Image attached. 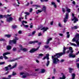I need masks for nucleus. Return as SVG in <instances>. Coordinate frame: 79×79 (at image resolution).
I'll return each instance as SVG.
<instances>
[{
  "instance_id": "obj_6",
  "label": "nucleus",
  "mask_w": 79,
  "mask_h": 79,
  "mask_svg": "<svg viewBox=\"0 0 79 79\" xmlns=\"http://www.w3.org/2000/svg\"><path fill=\"white\" fill-rule=\"evenodd\" d=\"M40 46H39L37 48H32V49L30 51V53H33L35 52H36V51H37L38 50H39V48Z\"/></svg>"
},
{
  "instance_id": "obj_45",
  "label": "nucleus",
  "mask_w": 79,
  "mask_h": 79,
  "mask_svg": "<svg viewBox=\"0 0 79 79\" xmlns=\"http://www.w3.org/2000/svg\"><path fill=\"white\" fill-rule=\"evenodd\" d=\"M58 26H59V27H62V26H61V24L60 23H58Z\"/></svg>"
},
{
  "instance_id": "obj_4",
  "label": "nucleus",
  "mask_w": 79,
  "mask_h": 79,
  "mask_svg": "<svg viewBox=\"0 0 79 79\" xmlns=\"http://www.w3.org/2000/svg\"><path fill=\"white\" fill-rule=\"evenodd\" d=\"M52 58L53 64H56L58 63V62L60 61V60L58 59V58L57 57H55L54 56H52Z\"/></svg>"
},
{
  "instance_id": "obj_59",
  "label": "nucleus",
  "mask_w": 79,
  "mask_h": 79,
  "mask_svg": "<svg viewBox=\"0 0 79 79\" xmlns=\"http://www.w3.org/2000/svg\"><path fill=\"white\" fill-rule=\"evenodd\" d=\"M59 35L60 36H63V35L61 33H60Z\"/></svg>"
},
{
  "instance_id": "obj_37",
  "label": "nucleus",
  "mask_w": 79,
  "mask_h": 79,
  "mask_svg": "<svg viewBox=\"0 0 79 79\" xmlns=\"http://www.w3.org/2000/svg\"><path fill=\"white\" fill-rule=\"evenodd\" d=\"M62 10L63 11V12L64 13H65V9H64V8H62Z\"/></svg>"
},
{
  "instance_id": "obj_13",
  "label": "nucleus",
  "mask_w": 79,
  "mask_h": 79,
  "mask_svg": "<svg viewBox=\"0 0 79 79\" xmlns=\"http://www.w3.org/2000/svg\"><path fill=\"white\" fill-rule=\"evenodd\" d=\"M41 10L42 11H44V12H45V11H46V7H45V6H43V8L41 9Z\"/></svg>"
},
{
  "instance_id": "obj_16",
  "label": "nucleus",
  "mask_w": 79,
  "mask_h": 79,
  "mask_svg": "<svg viewBox=\"0 0 79 79\" xmlns=\"http://www.w3.org/2000/svg\"><path fill=\"white\" fill-rule=\"evenodd\" d=\"M45 72V69H41V71L40 73H44Z\"/></svg>"
},
{
  "instance_id": "obj_52",
  "label": "nucleus",
  "mask_w": 79,
  "mask_h": 79,
  "mask_svg": "<svg viewBox=\"0 0 79 79\" xmlns=\"http://www.w3.org/2000/svg\"><path fill=\"white\" fill-rule=\"evenodd\" d=\"M16 73H15V72H13L12 73L13 76H15L16 75Z\"/></svg>"
},
{
  "instance_id": "obj_38",
  "label": "nucleus",
  "mask_w": 79,
  "mask_h": 79,
  "mask_svg": "<svg viewBox=\"0 0 79 79\" xmlns=\"http://www.w3.org/2000/svg\"><path fill=\"white\" fill-rule=\"evenodd\" d=\"M32 8H30V9L29 10V12H30V13H31V12H32Z\"/></svg>"
},
{
  "instance_id": "obj_55",
  "label": "nucleus",
  "mask_w": 79,
  "mask_h": 79,
  "mask_svg": "<svg viewBox=\"0 0 79 79\" xmlns=\"http://www.w3.org/2000/svg\"><path fill=\"white\" fill-rule=\"evenodd\" d=\"M42 35V33H39L38 36H41V35Z\"/></svg>"
},
{
  "instance_id": "obj_28",
  "label": "nucleus",
  "mask_w": 79,
  "mask_h": 79,
  "mask_svg": "<svg viewBox=\"0 0 79 79\" xmlns=\"http://www.w3.org/2000/svg\"><path fill=\"white\" fill-rule=\"evenodd\" d=\"M19 47L20 50H23V46L21 45H19Z\"/></svg>"
},
{
  "instance_id": "obj_32",
  "label": "nucleus",
  "mask_w": 79,
  "mask_h": 79,
  "mask_svg": "<svg viewBox=\"0 0 79 79\" xmlns=\"http://www.w3.org/2000/svg\"><path fill=\"white\" fill-rule=\"evenodd\" d=\"M17 60V59H13V60H10V62H13V61H15V60Z\"/></svg>"
},
{
  "instance_id": "obj_23",
  "label": "nucleus",
  "mask_w": 79,
  "mask_h": 79,
  "mask_svg": "<svg viewBox=\"0 0 79 79\" xmlns=\"http://www.w3.org/2000/svg\"><path fill=\"white\" fill-rule=\"evenodd\" d=\"M66 34H67V38H69V36H70V35L69 34V32L67 31L66 32Z\"/></svg>"
},
{
  "instance_id": "obj_2",
  "label": "nucleus",
  "mask_w": 79,
  "mask_h": 79,
  "mask_svg": "<svg viewBox=\"0 0 79 79\" xmlns=\"http://www.w3.org/2000/svg\"><path fill=\"white\" fill-rule=\"evenodd\" d=\"M65 9L67 12L65 13V17L64 19V23H66L68 21V19L69 18V13L71 12V9L68 8L67 6H65Z\"/></svg>"
},
{
  "instance_id": "obj_30",
  "label": "nucleus",
  "mask_w": 79,
  "mask_h": 79,
  "mask_svg": "<svg viewBox=\"0 0 79 79\" xmlns=\"http://www.w3.org/2000/svg\"><path fill=\"white\" fill-rule=\"evenodd\" d=\"M33 6H36V7H38V8H40V6L39 5H33Z\"/></svg>"
},
{
  "instance_id": "obj_47",
  "label": "nucleus",
  "mask_w": 79,
  "mask_h": 79,
  "mask_svg": "<svg viewBox=\"0 0 79 79\" xmlns=\"http://www.w3.org/2000/svg\"><path fill=\"white\" fill-rule=\"evenodd\" d=\"M35 32H35V31H33L32 33V35H34L35 34Z\"/></svg>"
},
{
  "instance_id": "obj_12",
  "label": "nucleus",
  "mask_w": 79,
  "mask_h": 79,
  "mask_svg": "<svg viewBox=\"0 0 79 79\" xmlns=\"http://www.w3.org/2000/svg\"><path fill=\"white\" fill-rule=\"evenodd\" d=\"M51 4L53 5L54 8H56L57 6H56V3H55V2H52Z\"/></svg>"
},
{
  "instance_id": "obj_3",
  "label": "nucleus",
  "mask_w": 79,
  "mask_h": 79,
  "mask_svg": "<svg viewBox=\"0 0 79 79\" xmlns=\"http://www.w3.org/2000/svg\"><path fill=\"white\" fill-rule=\"evenodd\" d=\"M68 49V48L65 47V46H64L63 48V51L62 52L60 53H57L56 55H54V57H57V58H60L61 56H62L63 55H65V53L66 52V50Z\"/></svg>"
},
{
  "instance_id": "obj_42",
  "label": "nucleus",
  "mask_w": 79,
  "mask_h": 79,
  "mask_svg": "<svg viewBox=\"0 0 79 79\" xmlns=\"http://www.w3.org/2000/svg\"><path fill=\"white\" fill-rule=\"evenodd\" d=\"M5 69H6V71H8L9 69H8V67H5Z\"/></svg>"
},
{
  "instance_id": "obj_61",
  "label": "nucleus",
  "mask_w": 79,
  "mask_h": 79,
  "mask_svg": "<svg viewBox=\"0 0 79 79\" xmlns=\"http://www.w3.org/2000/svg\"><path fill=\"white\" fill-rule=\"evenodd\" d=\"M0 59L1 60H2V59H3V56H1L0 57Z\"/></svg>"
},
{
  "instance_id": "obj_7",
  "label": "nucleus",
  "mask_w": 79,
  "mask_h": 79,
  "mask_svg": "<svg viewBox=\"0 0 79 79\" xmlns=\"http://www.w3.org/2000/svg\"><path fill=\"white\" fill-rule=\"evenodd\" d=\"M10 52H6L3 54V56H4V58H5V59H8V57H6V56H5V55H10Z\"/></svg>"
},
{
  "instance_id": "obj_1",
  "label": "nucleus",
  "mask_w": 79,
  "mask_h": 79,
  "mask_svg": "<svg viewBox=\"0 0 79 79\" xmlns=\"http://www.w3.org/2000/svg\"><path fill=\"white\" fill-rule=\"evenodd\" d=\"M79 34H77L76 36L72 40V42H76V43L77 44L76 46V44H75L70 43V44L71 45H73V46H77V47H79Z\"/></svg>"
},
{
  "instance_id": "obj_35",
  "label": "nucleus",
  "mask_w": 79,
  "mask_h": 79,
  "mask_svg": "<svg viewBox=\"0 0 79 79\" xmlns=\"http://www.w3.org/2000/svg\"><path fill=\"white\" fill-rule=\"evenodd\" d=\"M13 6H19V5H16V3H14L13 4Z\"/></svg>"
},
{
  "instance_id": "obj_17",
  "label": "nucleus",
  "mask_w": 79,
  "mask_h": 79,
  "mask_svg": "<svg viewBox=\"0 0 79 79\" xmlns=\"http://www.w3.org/2000/svg\"><path fill=\"white\" fill-rule=\"evenodd\" d=\"M4 36H5L6 37H7V38H10V37H11V35H4Z\"/></svg>"
},
{
  "instance_id": "obj_34",
  "label": "nucleus",
  "mask_w": 79,
  "mask_h": 79,
  "mask_svg": "<svg viewBox=\"0 0 79 79\" xmlns=\"http://www.w3.org/2000/svg\"><path fill=\"white\" fill-rule=\"evenodd\" d=\"M16 48L15 47L14 48L12 49V50L13 52H15V51H16Z\"/></svg>"
},
{
  "instance_id": "obj_51",
  "label": "nucleus",
  "mask_w": 79,
  "mask_h": 79,
  "mask_svg": "<svg viewBox=\"0 0 79 79\" xmlns=\"http://www.w3.org/2000/svg\"><path fill=\"white\" fill-rule=\"evenodd\" d=\"M3 18V15H0V19Z\"/></svg>"
},
{
  "instance_id": "obj_24",
  "label": "nucleus",
  "mask_w": 79,
  "mask_h": 79,
  "mask_svg": "<svg viewBox=\"0 0 79 79\" xmlns=\"http://www.w3.org/2000/svg\"><path fill=\"white\" fill-rule=\"evenodd\" d=\"M69 72L70 73H72V71L73 70H74V69H72L71 68H69Z\"/></svg>"
},
{
  "instance_id": "obj_46",
  "label": "nucleus",
  "mask_w": 79,
  "mask_h": 79,
  "mask_svg": "<svg viewBox=\"0 0 79 79\" xmlns=\"http://www.w3.org/2000/svg\"><path fill=\"white\" fill-rule=\"evenodd\" d=\"M25 14H26L27 15H30V13H29V12H26L25 13Z\"/></svg>"
},
{
  "instance_id": "obj_60",
  "label": "nucleus",
  "mask_w": 79,
  "mask_h": 79,
  "mask_svg": "<svg viewBox=\"0 0 79 79\" xmlns=\"http://www.w3.org/2000/svg\"><path fill=\"white\" fill-rule=\"evenodd\" d=\"M29 3L27 2V4L26 5V6H29Z\"/></svg>"
},
{
  "instance_id": "obj_18",
  "label": "nucleus",
  "mask_w": 79,
  "mask_h": 79,
  "mask_svg": "<svg viewBox=\"0 0 79 79\" xmlns=\"http://www.w3.org/2000/svg\"><path fill=\"white\" fill-rule=\"evenodd\" d=\"M11 47L10 45H8L7 46L6 49L8 50H11Z\"/></svg>"
},
{
  "instance_id": "obj_21",
  "label": "nucleus",
  "mask_w": 79,
  "mask_h": 79,
  "mask_svg": "<svg viewBox=\"0 0 79 79\" xmlns=\"http://www.w3.org/2000/svg\"><path fill=\"white\" fill-rule=\"evenodd\" d=\"M42 11V10H38L37 11H36V13H37V14H39V13H41Z\"/></svg>"
},
{
  "instance_id": "obj_56",
  "label": "nucleus",
  "mask_w": 79,
  "mask_h": 79,
  "mask_svg": "<svg viewBox=\"0 0 79 79\" xmlns=\"http://www.w3.org/2000/svg\"><path fill=\"white\" fill-rule=\"evenodd\" d=\"M18 33H19V34H22V31H19Z\"/></svg>"
},
{
  "instance_id": "obj_49",
  "label": "nucleus",
  "mask_w": 79,
  "mask_h": 79,
  "mask_svg": "<svg viewBox=\"0 0 79 79\" xmlns=\"http://www.w3.org/2000/svg\"><path fill=\"white\" fill-rule=\"evenodd\" d=\"M69 51H70L71 50H73V48H72V47H69Z\"/></svg>"
},
{
  "instance_id": "obj_57",
  "label": "nucleus",
  "mask_w": 79,
  "mask_h": 79,
  "mask_svg": "<svg viewBox=\"0 0 79 79\" xmlns=\"http://www.w3.org/2000/svg\"><path fill=\"white\" fill-rule=\"evenodd\" d=\"M46 58H47V57L46 56H44L43 58V60H45Z\"/></svg>"
},
{
  "instance_id": "obj_15",
  "label": "nucleus",
  "mask_w": 79,
  "mask_h": 79,
  "mask_svg": "<svg viewBox=\"0 0 79 79\" xmlns=\"http://www.w3.org/2000/svg\"><path fill=\"white\" fill-rule=\"evenodd\" d=\"M79 27L77 26H75L74 27H72V29H77Z\"/></svg>"
},
{
  "instance_id": "obj_44",
  "label": "nucleus",
  "mask_w": 79,
  "mask_h": 79,
  "mask_svg": "<svg viewBox=\"0 0 79 79\" xmlns=\"http://www.w3.org/2000/svg\"><path fill=\"white\" fill-rule=\"evenodd\" d=\"M49 47V46H47V45H45L44 46V48H45L47 49Z\"/></svg>"
},
{
  "instance_id": "obj_10",
  "label": "nucleus",
  "mask_w": 79,
  "mask_h": 79,
  "mask_svg": "<svg viewBox=\"0 0 79 79\" xmlns=\"http://www.w3.org/2000/svg\"><path fill=\"white\" fill-rule=\"evenodd\" d=\"M48 29V28L47 27H44L42 28L41 29V30H44L43 32H44L45 31H47V30Z\"/></svg>"
},
{
  "instance_id": "obj_39",
  "label": "nucleus",
  "mask_w": 79,
  "mask_h": 79,
  "mask_svg": "<svg viewBox=\"0 0 79 79\" xmlns=\"http://www.w3.org/2000/svg\"><path fill=\"white\" fill-rule=\"evenodd\" d=\"M29 44H34V42L32 41H31L29 42Z\"/></svg>"
},
{
  "instance_id": "obj_8",
  "label": "nucleus",
  "mask_w": 79,
  "mask_h": 79,
  "mask_svg": "<svg viewBox=\"0 0 79 79\" xmlns=\"http://www.w3.org/2000/svg\"><path fill=\"white\" fill-rule=\"evenodd\" d=\"M20 75H23V76L22 77H23V78H25V77H26L27 76V73H20Z\"/></svg>"
},
{
  "instance_id": "obj_58",
  "label": "nucleus",
  "mask_w": 79,
  "mask_h": 79,
  "mask_svg": "<svg viewBox=\"0 0 79 79\" xmlns=\"http://www.w3.org/2000/svg\"><path fill=\"white\" fill-rule=\"evenodd\" d=\"M60 62H63V61H64V60L61 59V60H60Z\"/></svg>"
},
{
  "instance_id": "obj_26",
  "label": "nucleus",
  "mask_w": 79,
  "mask_h": 79,
  "mask_svg": "<svg viewBox=\"0 0 79 79\" xmlns=\"http://www.w3.org/2000/svg\"><path fill=\"white\" fill-rule=\"evenodd\" d=\"M22 25L24 27H29V25H25L24 24V23H22Z\"/></svg>"
},
{
  "instance_id": "obj_9",
  "label": "nucleus",
  "mask_w": 79,
  "mask_h": 79,
  "mask_svg": "<svg viewBox=\"0 0 79 79\" xmlns=\"http://www.w3.org/2000/svg\"><path fill=\"white\" fill-rule=\"evenodd\" d=\"M6 21L7 22H10V21H13V18L11 17H10L9 18L7 19Z\"/></svg>"
},
{
  "instance_id": "obj_53",
  "label": "nucleus",
  "mask_w": 79,
  "mask_h": 79,
  "mask_svg": "<svg viewBox=\"0 0 79 79\" xmlns=\"http://www.w3.org/2000/svg\"><path fill=\"white\" fill-rule=\"evenodd\" d=\"M72 3L73 5H75L76 4V2H75L74 1H73L72 2Z\"/></svg>"
},
{
  "instance_id": "obj_31",
  "label": "nucleus",
  "mask_w": 79,
  "mask_h": 79,
  "mask_svg": "<svg viewBox=\"0 0 79 79\" xmlns=\"http://www.w3.org/2000/svg\"><path fill=\"white\" fill-rule=\"evenodd\" d=\"M15 38V39H14V40H16V41H17V40H18L19 39H18L17 37L16 36H15L14 37Z\"/></svg>"
},
{
  "instance_id": "obj_48",
  "label": "nucleus",
  "mask_w": 79,
  "mask_h": 79,
  "mask_svg": "<svg viewBox=\"0 0 79 79\" xmlns=\"http://www.w3.org/2000/svg\"><path fill=\"white\" fill-rule=\"evenodd\" d=\"M5 64V62H0V65H2V64Z\"/></svg>"
},
{
  "instance_id": "obj_27",
  "label": "nucleus",
  "mask_w": 79,
  "mask_h": 79,
  "mask_svg": "<svg viewBox=\"0 0 79 79\" xmlns=\"http://www.w3.org/2000/svg\"><path fill=\"white\" fill-rule=\"evenodd\" d=\"M13 43L14 44H16V40H13Z\"/></svg>"
},
{
  "instance_id": "obj_41",
  "label": "nucleus",
  "mask_w": 79,
  "mask_h": 79,
  "mask_svg": "<svg viewBox=\"0 0 79 79\" xmlns=\"http://www.w3.org/2000/svg\"><path fill=\"white\" fill-rule=\"evenodd\" d=\"M9 43L10 44H12V43H13V40H10L9 41Z\"/></svg>"
},
{
  "instance_id": "obj_14",
  "label": "nucleus",
  "mask_w": 79,
  "mask_h": 79,
  "mask_svg": "<svg viewBox=\"0 0 79 79\" xmlns=\"http://www.w3.org/2000/svg\"><path fill=\"white\" fill-rule=\"evenodd\" d=\"M52 40V38H50V39H48L47 40V42L46 43V44L47 45L48 44H49V42H50V40Z\"/></svg>"
},
{
  "instance_id": "obj_5",
  "label": "nucleus",
  "mask_w": 79,
  "mask_h": 79,
  "mask_svg": "<svg viewBox=\"0 0 79 79\" xmlns=\"http://www.w3.org/2000/svg\"><path fill=\"white\" fill-rule=\"evenodd\" d=\"M73 52L74 51L73 50H70V52L71 53L69 54V57L70 58H75L76 57V55L75 54H72Z\"/></svg>"
},
{
  "instance_id": "obj_63",
  "label": "nucleus",
  "mask_w": 79,
  "mask_h": 79,
  "mask_svg": "<svg viewBox=\"0 0 79 79\" xmlns=\"http://www.w3.org/2000/svg\"><path fill=\"white\" fill-rule=\"evenodd\" d=\"M78 61H79V58H78L76 60V62H78Z\"/></svg>"
},
{
  "instance_id": "obj_11",
  "label": "nucleus",
  "mask_w": 79,
  "mask_h": 79,
  "mask_svg": "<svg viewBox=\"0 0 79 79\" xmlns=\"http://www.w3.org/2000/svg\"><path fill=\"white\" fill-rule=\"evenodd\" d=\"M74 20H75L74 21ZM72 21H74V23H76V21H78V19L76 18V17H74L73 19H72Z\"/></svg>"
},
{
  "instance_id": "obj_29",
  "label": "nucleus",
  "mask_w": 79,
  "mask_h": 79,
  "mask_svg": "<svg viewBox=\"0 0 79 79\" xmlns=\"http://www.w3.org/2000/svg\"><path fill=\"white\" fill-rule=\"evenodd\" d=\"M22 50H23V51H24V52H26L27 51V49L26 48H23Z\"/></svg>"
},
{
  "instance_id": "obj_64",
  "label": "nucleus",
  "mask_w": 79,
  "mask_h": 79,
  "mask_svg": "<svg viewBox=\"0 0 79 79\" xmlns=\"http://www.w3.org/2000/svg\"><path fill=\"white\" fill-rule=\"evenodd\" d=\"M36 61L37 63H39V61L38 60H36Z\"/></svg>"
},
{
  "instance_id": "obj_40",
  "label": "nucleus",
  "mask_w": 79,
  "mask_h": 79,
  "mask_svg": "<svg viewBox=\"0 0 79 79\" xmlns=\"http://www.w3.org/2000/svg\"><path fill=\"white\" fill-rule=\"evenodd\" d=\"M39 56H43L44 54H43L40 53L39 54Z\"/></svg>"
},
{
  "instance_id": "obj_62",
  "label": "nucleus",
  "mask_w": 79,
  "mask_h": 79,
  "mask_svg": "<svg viewBox=\"0 0 79 79\" xmlns=\"http://www.w3.org/2000/svg\"><path fill=\"white\" fill-rule=\"evenodd\" d=\"M53 23V21H52L50 23V24L51 25H52Z\"/></svg>"
},
{
  "instance_id": "obj_22",
  "label": "nucleus",
  "mask_w": 79,
  "mask_h": 79,
  "mask_svg": "<svg viewBox=\"0 0 79 79\" xmlns=\"http://www.w3.org/2000/svg\"><path fill=\"white\" fill-rule=\"evenodd\" d=\"M46 56L45 57H46L47 59V60H48L50 59V58H49V54H46Z\"/></svg>"
},
{
  "instance_id": "obj_19",
  "label": "nucleus",
  "mask_w": 79,
  "mask_h": 79,
  "mask_svg": "<svg viewBox=\"0 0 79 79\" xmlns=\"http://www.w3.org/2000/svg\"><path fill=\"white\" fill-rule=\"evenodd\" d=\"M17 65V63H15V65H14L13 66H12V67L10 68V69H13L14 68H16V66Z\"/></svg>"
},
{
  "instance_id": "obj_50",
  "label": "nucleus",
  "mask_w": 79,
  "mask_h": 79,
  "mask_svg": "<svg viewBox=\"0 0 79 79\" xmlns=\"http://www.w3.org/2000/svg\"><path fill=\"white\" fill-rule=\"evenodd\" d=\"M77 66V68H79V63H76Z\"/></svg>"
},
{
  "instance_id": "obj_25",
  "label": "nucleus",
  "mask_w": 79,
  "mask_h": 79,
  "mask_svg": "<svg viewBox=\"0 0 79 79\" xmlns=\"http://www.w3.org/2000/svg\"><path fill=\"white\" fill-rule=\"evenodd\" d=\"M66 79V77L64 75H63L62 76V77H60V79Z\"/></svg>"
},
{
  "instance_id": "obj_33",
  "label": "nucleus",
  "mask_w": 79,
  "mask_h": 79,
  "mask_svg": "<svg viewBox=\"0 0 79 79\" xmlns=\"http://www.w3.org/2000/svg\"><path fill=\"white\" fill-rule=\"evenodd\" d=\"M12 27L13 29H15V28H16V27H17V26L16 25L12 26Z\"/></svg>"
},
{
  "instance_id": "obj_54",
  "label": "nucleus",
  "mask_w": 79,
  "mask_h": 79,
  "mask_svg": "<svg viewBox=\"0 0 79 79\" xmlns=\"http://www.w3.org/2000/svg\"><path fill=\"white\" fill-rule=\"evenodd\" d=\"M22 23H25L26 24H27V22L25 21H22Z\"/></svg>"
},
{
  "instance_id": "obj_43",
  "label": "nucleus",
  "mask_w": 79,
  "mask_h": 79,
  "mask_svg": "<svg viewBox=\"0 0 79 79\" xmlns=\"http://www.w3.org/2000/svg\"><path fill=\"white\" fill-rule=\"evenodd\" d=\"M56 73V69H53V73L54 74H55V73Z\"/></svg>"
},
{
  "instance_id": "obj_36",
  "label": "nucleus",
  "mask_w": 79,
  "mask_h": 79,
  "mask_svg": "<svg viewBox=\"0 0 79 79\" xmlns=\"http://www.w3.org/2000/svg\"><path fill=\"white\" fill-rule=\"evenodd\" d=\"M5 41V40L3 38H1L0 39V41Z\"/></svg>"
},
{
  "instance_id": "obj_20",
  "label": "nucleus",
  "mask_w": 79,
  "mask_h": 79,
  "mask_svg": "<svg viewBox=\"0 0 79 79\" xmlns=\"http://www.w3.org/2000/svg\"><path fill=\"white\" fill-rule=\"evenodd\" d=\"M50 64V61L48 60H47V63H46V66L47 67L48 66V65Z\"/></svg>"
}]
</instances>
